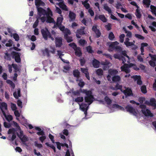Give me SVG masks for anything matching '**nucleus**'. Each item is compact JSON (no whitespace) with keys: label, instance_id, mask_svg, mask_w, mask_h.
<instances>
[{"label":"nucleus","instance_id":"obj_62","mask_svg":"<svg viewBox=\"0 0 156 156\" xmlns=\"http://www.w3.org/2000/svg\"><path fill=\"white\" fill-rule=\"evenodd\" d=\"M69 45L75 50L77 47L76 45L74 43H71L69 44Z\"/></svg>","mask_w":156,"mask_h":156},{"label":"nucleus","instance_id":"obj_57","mask_svg":"<svg viewBox=\"0 0 156 156\" xmlns=\"http://www.w3.org/2000/svg\"><path fill=\"white\" fill-rule=\"evenodd\" d=\"M45 144L47 146H49L50 147H51V148H52L54 150V152H55V147L54 146L49 144L48 143H45Z\"/></svg>","mask_w":156,"mask_h":156},{"label":"nucleus","instance_id":"obj_48","mask_svg":"<svg viewBox=\"0 0 156 156\" xmlns=\"http://www.w3.org/2000/svg\"><path fill=\"white\" fill-rule=\"evenodd\" d=\"M141 90L142 92L144 94H145L147 92L146 87L145 86H142L141 88Z\"/></svg>","mask_w":156,"mask_h":156},{"label":"nucleus","instance_id":"obj_27","mask_svg":"<svg viewBox=\"0 0 156 156\" xmlns=\"http://www.w3.org/2000/svg\"><path fill=\"white\" fill-rule=\"evenodd\" d=\"M92 30L94 32L97 37H99L100 36L101 33L99 30L97 29V27L96 26H94L93 27Z\"/></svg>","mask_w":156,"mask_h":156},{"label":"nucleus","instance_id":"obj_18","mask_svg":"<svg viewBox=\"0 0 156 156\" xmlns=\"http://www.w3.org/2000/svg\"><path fill=\"white\" fill-rule=\"evenodd\" d=\"M109 74L107 76V77L109 81H111V75L113 76L117 74L118 71L116 70L110 69L108 71Z\"/></svg>","mask_w":156,"mask_h":156},{"label":"nucleus","instance_id":"obj_20","mask_svg":"<svg viewBox=\"0 0 156 156\" xmlns=\"http://www.w3.org/2000/svg\"><path fill=\"white\" fill-rule=\"evenodd\" d=\"M12 55L13 57L15 58V61L16 62H20V58L19 53L16 52H12Z\"/></svg>","mask_w":156,"mask_h":156},{"label":"nucleus","instance_id":"obj_37","mask_svg":"<svg viewBox=\"0 0 156 156\" xmlns=\"http://www.w3.org/2000/svg\"><path fill=\"white\" fill-rule=\"evenodd\" d=\"M20 89L17 90V92L16 91L15 92L13 93V95L14 97L16 99H17L19 97H20Z\"/></svg>","mask_w":156,"mask_h":156},{"label":"nucleus","instance_id":"obj_58","mask_svg":"<svg viewBox=\"0 0 156 156\" xmlns=\"http://www.w3.org/2000/svg\"><path fill=\"white\" fill-rule=\"evenodd\" d=\"M64 68L63 71L65 72H66L68 71L70 69V67L69 64H67L66 66H65Z\"/></svg>","mask_w":156,"mask_h":156},{"label":"nucleus","instance_id":"obj_24","mask_svg":"<svg viewBox=\"0 0 156 156\" xmlns=\"http://www.w3.org/2000/svg\"><path fill=\"white\" fill-rule=\"evenodd\" d=\"M131 77L133 78L135 81H137V83L138 84L141 85L142 84V82L141 80L140 76L136 75L131 76Z\"/></svg>","mask_w":156,"mask_h":156},{"label":"nucleus","instance_id":"obj_5","mask_svg":"<svg viewBox=\"0 0 156 156\" xmlns=\"http://www.w3.org/2000/svg\"><path fill=\"white\" fill-rule=\"evenodd\" d=\"M63 20V16L62 15H61L60 16L58 17L56 23L55 24L53 28H55L57 26L59 29L64 33H66L67 31L68 34H70V30L67 28H65V27L62 25Z\"/></svg>","mask_w":156,"mask_h":156},{"label":"nucleus","instance_id":"obj_10","mask_svg":"<svg viewBox=\"0 0 156 156\" xmlns=\"http://www.w3.org/2000/svg\"><path fill=\"white\" fill-rule=\"evenodd\" d=\"M126 111L132 115L137 117H140V112L134 109L131 106L128 105L126 107Z\"/></svg>","mask_w":156,"mask_h":156},{"label":"nucleus","instance_id":"obj_31","mask_svg":"<svg viewBox=\"0 0 156 156\" xmlns=\"http://www.w3.org/2000/svg\"><path fill=\"white\" fill-rule=\"evenodd\" d=\"M56 143L57 145V148L59 150L61 149V146H65L66 147L68 148V145L66 144H61L58 142H56Z\"/></svg>","mask_w":156,"mask_h":156},{"label":"nucleus","instance_id":"obj_49","mask_svg":"<svg viewBox=\"0 0 156 156\" xmlns=\"http://www.w3.org/2000/svg\"><path fill=\"white\" fill-rule=\"evenodd\" d=\"M6 82L7 83L9 84L13 88H14L15 87V84L12 82V81H11L10 80H7L6 81Z\"/></svg>","mask_w":156,"mask_h":156},{"label":"nucleus","instance_id":"obj_33","mask_svg":"<svg viewBox=\"0 0 156 156\" xmlns=\"http://www.w3.org/2000/svg\"><path fill=\"white\" fill-rule=\"evenodd\" d=\"M65 156H74L72 150L71 149L67 150Z\"/></svg>","mask_w":156,"mask_h":156},{"label":"nucleus","instance_id":"obj_56","mask_svg":"<svg viewBox=\"0 0 156 156\" xmlns=\"http://www.w3.org/2000/svg\"><path fill=\"white\" fill-rule=\"evenodd\" d=\"M80 73L78 70H75L73 72V75L74 76L78 77Z\"/></svg>","mask_w":156,"mask_h":156},{"label":"nucleus","instance_id":"obj_12","mask_svg":"<svg viewBox=\"0 0 156 156\" xmlns=\"http://www.w3.org/2000/svg\"><path fill=\"white\" fill-rule=\"evenodd\" d=\"M55 52V49L54 47L50 46L49 50L48 48H45L42 51V52L43 55L49 57L50 56L49 52H51L53 54H54Z\"/></svg>","mask_w":156,"mask_h":156},{"label":"nucleus","instance_id":"obj_64","mask_svg":"<svg viewBox=\"0 0 156 156\" xmlns=\"http://www.w3.org/2000/svg\"><path fill=\"white\" fill-rule=\"evenodd\" d=\"M12 41L11 40H9L8 42L5 45L7 47H10L12 45Z\"/></svg>","mask_w":156,"mask_h":156},{"label":"nucleus","instance_id":"obj_42","mask_svg":"<svg viewBox=\"0 0 156 156\" xmlns=\"http://www.w3.org/2000/svg\"><path fill=\"white\" fill-rule=\"evenodd\" d=\"M150 8L152 13L156 16V7L153 5H151Z\"/></svg>","mask_w":156,"mask_h":156},{"label":"nucleus","instance_id":"obj_41","mask_svg":"<svg viewBox=\"0 0 156 156\" xmlns=\"http://www.w3.org/2000/svg\"><path fill=\"white\" fill-rule=\"evenodd\" d=\"M120 78L119 76H114L112 78V80L114 82H118L120 81Z\"/></svg>","mask_w":156,"mask_h":156},{"label":"nucleus","instance_id":"obj_7","mask_svg":"<svg viewBox=\"0 0 156 156\" xmlns=\"http://www.w3.org/2000/svg\"><path fill=\"white\" fill-rule=\"evenodd\" d=\"M123 56L120 57L118 54H116L114 55V57L115 58H117L120 60H122V63H125L127 62L129 63V57L126 55V51H123L122 52Z\"/></svg>","mask_w":156,"mask_h":156},{"label":"nucleus","instance_id":"obj_38","mask_svg":"<svg viewBox=\"0 0 156 156\" xmlns=\"http://www.w3.org/2000/svg\"><path fill=\"white\" fill-rule=\"evenodd\" d=\"M88 1V0H85L84 1L82 2V4L87 9H90V5L87 3Z\"/></svg>","mask_w":156,"mask_h":156},{"label":"nucleus","instance_id":"obj_60","mask_svg":"<svg viewBox=\"0 0 156 156\" xmlns=\"http://www.w3.org/2000/svg\"><path fill=\"white\" fill-rule=\"evenodd\" d=\"M125 37V35L124 34H122L120 35V36L119 37L120 41L121 42H122V43L124 41V37Z\"/></svg>","mask_w":156,"mask_h":156},{"label":"nucleus","instance_id":"obj_51","mask_svg":"<svg viewBox=\"0 0 156 156\" xmlns=\"http://www.w3.org/2000/svg\"><path fill=\"white\" fill-rule=\"evenodd\" d=\"M80 44L82 46H83L87 43V41L81 39L79 41Z\"/></svg>","mask_w":156,"mask_h":156},{"label":"nucleus","instance_id":"obj_39","mask_svg":"<svg viewBox=\"0 0 156 156\" xmlns=\"http://www.w3.org/2000/svg\"><path fill=\"white\" fill-rule=\"evenodd\" d=\"M69 17L71 20H74L75 18V14L73 12L70 11L69 13Z\"/></svg>","mask_w":156,"mask_h":156},{"label":"nucleus","instance_id":"obj_28","mask_svg":"<svg viewBox=\"0 0 156 156\" xmlns=\"http://www.w3.org/2000/svg\"><path fill=\"white\" fill-rule=\"evenodd\" d=\"M81 70L82 72L85 74L87 79L88 80H90V77L89 76V73L87 71V69L86 68H81Z\"/></svg>","mask_w":156,"mask_h":156},{"label":"nucleus","instance_id":"obj_63","mask_svg":"<svg viewBox=\"0 0 156 156\" xmlns=\"http://www.w3.org/2000/svg\"><path fill=\"white\" fill-rule=\"evenodd\" d=\"M88 12L90 14L91 16H93L94 15V13L93 10L90 8L88 9Z\"/></svg>","mask_w":156,"mask_h":156},{"label":"nucleus","instance_id":"obj_4","mask_svg":"<svg viewBox=\"0 0 156 156\" xmlns=\"http://www.w3.org/2000/svg\"><path fill=\"white\" fill-rule=\"evenodd\" d=\"M14 114L16 117V119L20 121V122L26 127H28L30 129H32L34 127L30 124H29L27 121L23 116H20V113L17 110L14 112Z\"/></svg>","mask_w":156,"mask_h":156},{"label":"nucleus","instance_id":"obj_40","mask_svg":"<svg viewBox=\"0 0 156 156\" xmlns=\"http://www.w3.org/2000/svg\"><path fill=\"white\" fill-rule=\"evenodd\" d=\"M76 81L78 82V85L80 86L81 87H83L84 86V83L82 80L79 79V78H78L76 80Z\"/></svg>","mask_w":156,"mask_h":156},{"label":"nucleus","instance_id":"obj_23","mask_svg":"<svg viewBox=\"0 0 156 156\" xmlns=\"http://www.w3.org/2000/svg\"><path fill=\"white\" fill-rule=\"evenodd\" d=\"M129 38H126L124 43L126 47H128L131 46H135L134 44L135 42L134 41H133V42H129Z\"/></svg>","mask_w":156,"mask_h":156},{"label":"nucleus","instance_id":"obj_9","mask_svg":"<svg viewBox=\"0 0 156 156\" xmlns=\"http://www.w3.org/2000/svg\"><path fill=\"white\" fill-rule=\"evenodd\" d=\"M12 67L15 69V72L16 73L14 74V76L13 77V79L14 80H16L17 77L18 76L16 73H19L20 72V69L19 68V67L16 64H12V66L9 65H8V67L9 69V72L10 73L12 72Z\"/></svg>","mask_w":156,"mask_h":156},{"label":"nucleus","instance_id":"obj_15","mask_svg":"<svg viewBox=\"0 0 156 156\" xmlns=\"http://www.w3.org/2000/svg\"><path fill=\"white\" fill-rule=\"evenodd\" d=\"M119 44V43L117 41L108 43L109 46L108 50L109 51H112L114 49H120L121 48V47L117 46Z\"/></svg>","mask_w":156,"mask_h":156},{"label":"nucleus","instance_id":"obj_50","mask_svg":"<svg viewBox=\"0 0 156 156\" xmlns=\"http://www.w3.org/2000/svg\"><path fill=\"white\" fill-rule=\"evenodd\" d=\"M96 73L98 75L101 76L102 75L103 71L101 69H99L97 70Z\"/></svg>","mask_w":156,"mask_h":156},{"label":"nucleus","instance_id":"obj_13","mask_svg":"<svg viewBox=\"0 0 156 156\" xmlns=\"http://www.w3.org/2000/svg\"><path fill=\"white\" fill-rule=\"evenodd\" d=\"M140 108L141 109L142 113L144 115L146 116L152 117L153 116V114L150 111L146 108L145 106L144 105H140Z\"/></svg>","mask_w":156,"mask_h":156},{"label":"nucleus","instance_id":"obj_30","mask_svg":"<svg viewBox=\"0 0 156 156\" xmlns=\"http://www.w3.org/2000/svg\"><path fill=\"white\" fill-rule=\"evenodd\" d=\"M103 8L106 11L108 12L109 14H111L112 13L111 8L106 4L103 5Z\"/></svg>","mask_w":156,"mask_h":156},{"label":"nucleus","instance_id":"obj_17","mask_svg":"<svg viewBox=\"0 0 156 156\" xmlns=\"http://www.w3.org/2000/svg\"><path fill=\"white\" fill-rule=\"evenodd\" d=\"M0 108L1 110L2 115H5V113H6L7 110V105L5 102H2L0 105Z\"/></svg>","mask_w":156,"mask_h":156},{"label":"nucleus","instance_id":"obj_53","mask_svg":"<svg viewBox=\"0 0 156 156\" xmlns=\"http://www.w3.org/2000/svg\"><path fill=\"white\" fill-rule=\"evenodd\" d=\"M83 98L82 97H78L75 99V101L76 102L78 103L82 101H83Z\"/></svg>","mask_w":156,"mask_h":156},{"label":"nucleus","instance_id":"obj_22","mask_svg":"<svg viewBox=\"0 0 156 156\" xmlns=\"http://www.w3.org/2000/svg\"><path fill=\"white\" fill-rule=\"evenodd\" d=\"M84 27H82L81 29L78 30L76 33V36L78 38L80 37V35H83L85 34L84 32Z\"/></svg>","mask_w":156,"mask_h":156},{"label":"nucleus","instance_id":"obj_55","mask_svg":"<svg viewBox=\"0 0 156 156\" xmlns=\"http://www.w3.org/2000/svg\"><path fill=\"white\" fill-rule=\"evenodd\" d=\"M34 144L35 146L39 148H41L43 147L42 145L41 144L38 143L37 141H35V142Z\"/></svg>","mask_w":156,"mask_h":156},{"label":"nucleus","instance_id":"obj_32","mask_svg":"<svg viewBox=\"0 0 156 156\" xmlns=\"http://www.w3.org/2000/svg\"><path fill=\"white\" fill-rule=\"evenodd\" d=\"M65 34V37L67 40V41L68 42H71L72 41V37H69L68 36V35L70 34L71 32H70V34H69L68 33L67 31H66V33Z\"/></svg>","mask_w":156,"mask_h":156},{"label":"nucleus","instance_id":"obj_46","mask_svg":"<svg viewBox=\"0 0 156 156\" xmlns=\"http://www.w3.org/2000/svg\"><path fill=\"white\" fill-rule=\"evenodd\" d=\"M143 2L144 4L146 5L147 7H149L151 2L150 0H144Z\"/></svg>","mask_w":156,"mask_h":156},{"label":"nucleus","instance_id":"obj_43","mask_svg":"<svg viewBox=\"0 0 156 156\" xmlns=\"http://www.w3.org/2000/svg\"><path fill=\"white\" fill-rule=\"evenodd\" d=\"M135 14L137 18H139L141 17V12L140 10L138 8H137V9L136 10Z\"/></svg>","mask_w":156,"mask_h":156},{"label":"nucleus","instance_id":"obj_52","mask_svg":"<svg viewBox=\"0 0 156 156\" xmlns=\"http://www.w3.org/2000/svg\"><path fill=\"white\" fill-rule=\"evenodd\" d=\"M91 22V20L90 19L89 20L88 22H87V21L85 19H83L82 21V23H83L85 25H88V23L89 22V23H90Z\"/></svg>","mask_w":156,"mask_h":156},{"label":"nucleus","instance_id":"obj_21","mask_svg":"<svg viewBox=\"0 0 156 156\" xmlns=\"http://www.w3.org/2000/svg\"><path fill=\"white\" fill-rule=\"evenodd\" d=\"M145 103L147 105H150L154 107V108H156V101L154 98H151L150 102L148 101H146Z\"/></svg>","mask_w":156,"mask_h":156},{"label":"nucleus","instance_id":"obj_47","mask_svg":"<svg viewBox=\"0 0 156 156\" xmlns=\"http://www.w3.org/2000/svg\"><path fill=\"white\" fill-rule=\"evenodd\" d=\"M105 101L108 105H110L112 102V101L108 97H105Z\"/></svg>","mask_w":156,"mask_h":156},{"label":"nucleus","instance_id":"obj_34","mask_svg":"<svg viewBox=\"0 0 156 156\" xmlns=\"http://www.w3.org/2000/svg\"><path fill=\"white\" fill-rule=\"evenodd\" d=\"M2 117L4 118H5L8 121H10L12 119V116L10 115H7L6 114V113H5V115H2Z\"/></svg>","mask_w":156,"mask_h":156},{"label":"nucleus","instance_id":"obj_2","mask_svg":"<svg viewBox=\"0 0 156 156\" xmlns=\"http://www.w3.org/2000/svg\"><path fill=\"white\" fill-rule=\"evenodd\" d=\"M12 125L16 128V129H15L14 128H11L9 130L8 132V140L13 142L16 138V134H17L21 141L24 144L28 140V138L26 136L23 135V131L16 122L13 121Z\"/></svg>","mask_w":156,"mask_h":156},{"label":"nucleus","instance_id":"obj_29","mask_svg":"<svg viewBox=\"0 0 156 156\" xmlns=\"http://www.w3.org/2000/svg\"><path fill=\"white\" fill-rule=\"evenodd\" d=\"M92 64L94 68H97L99 67L100 62L97 60L94 59L93 61Z\"/></svg>","mask_w":156,"mask_h":156},{"label":"nucleus","instance_id":"obj_8","mask_svg":"<svg viewBox=\"0 0 156 156\" xmlns=\"http://www.w3.org/2000/svg\"><path fill=\"white\" fill-rule=\"evenodd\" d=\"M133 67V69L136 70L139 69L136 66L132 63H130L129 65L125 64L124 65L121 67L122 71H124L126 73H128L130 72V70L129 69V68Z\"/></svg>","mask_w":156,"mask_h":156},{"label":"nucleus","instance_id":"obj_44","mask_svg":"<svg viewBox=\"0 0 156 156\" xmlns=\"http://www.w3.org/2000/svg\"><path fill=\"white\" fill-rule=\"evenodd\" d=\"M103 22H105L107 21V20L104 15H100L98 17Z\"/></svg>","mask_w":156,"mask_h":156},{"label":"nucleus","instance_id":"obj_26","mask_svg":"<svg viewBox=\"0 0 156 156\" xmlns=\"http://www.w3.org/2000/svg\"><path fill=\"white\" fill-rule=\"evenodd\" d=\"M101 64L102 65H104L103 69L105 70L108 69L110 67H111L112 66V64L107 61H106L105 62H102Z\"/></svg>","mask_w":156,"mask_h":156},{"label":"nucleus","instance_id":"obj_11","mask_svg":"<svg viewBox=\"0 0 156 156\" xmlns=\"http://www.w3.org/2000/svg\"><path fill=\"white\" fill-rule=\"evenodd\" d=\"M34 128L36 130L39 131L37 133V134L41 136L39 137V140L42 143H43L46 138V136L44 132L42 131L41 129L39 127H35Z\"/></svg>","mask_w":156,"mask_h":156},{"label":"nucleus","instance_id":"obj_45","mask_svg":"<svg viewBox=\"0 0 156 156\" xmlns=\"http://www.w3.org/2000/svg\"><path fill=\"white\" fill-rule=\"evenodd\" d=\"M108 37L109 39L111 41L113 40L115 38V36L112 32H111L109 33Z\"/></svg>","mask_w":156,"mask_h":156},{"label":"nucleus","instance_id":"obj_14","mask_svg":"<svg viewBox=\"0 0 156 156\" xmlns=\"http://www.w3.org/2000/svg\"><path fill=\"white\" fill-rule=\"evenodd\" d=\"M41 32L43 37L45 40H47L48 37L50 38L52 40H54V38L51 37L48 30L47 28H45L41 30Z\"/></svg>","mask_w":156,"mask_h":156},{"label":"nucleus","instance_id":"obj_3","mask_svg":"<svg viewBox=\"0 0 156 156\" xmlns=\"http://www.w3.org/2000/svg\"><path fill=\"white\" fill-rule=\"evenodd\" d=\"M80 92L85 94L86 96L85 97V100L86 102L88 104H82L80 105V109L84 112L85 115L87 114V110L88 109L89 105L93 101L94 98L92 95V93L90 90H81Z\"/></svg>","mask_w":156,"mask_h":156},{"label":"nucleus","instance_id":"obj_61","mask_svg":"<svg viewBox=\"0 0 156 156\" xmlns=\"http://www.w3.org/2000/svg\"><path fill=\"white\" fill-rule=\"evenodd\" d=\"M87 51L90 53H92L93 52L91 47L90 46H88L87 47Z\"/></svg>","mask_w":156,"mask_h":156},{"label":"nucleus","instance_id":"obj_16","mask_svg":"<svg viewBox=\"0 0 156 156\" xmlns=\"http://www.w3.org/2000/svg\"><path fill=\"white\" fill-rule=\"evenodd\" d=\"M150 47L148 44L146 43H142L141 44V46L140 50L141 52V54L144 55V54L143 53L144 52V49L145 48L146 49H149Z\"/></svg>","mask_w":156,"mask_h":156},{"label":"nucleus","instance_id":"obj_25","mask_svg":"<svg viewBox=\"0 0 156 156\" xmlns=\"http://www.w3.org/2000/svg\"><path fill=\"white\" fill-rule=\"evenodd\" d=\"M62 38L61 37L55 38V44L57 47H60L62 45Z\"/></svg>","mask_w":156,"mask_h":156},{"label":"nucleus","instance_id":"obj_6","mask_svg":"<svg viewBox=\"0 0 156 156\" xmlns=\"http://www.w3.org/2000/svg\"><path fill=\"white\" fill-rule=\"evenodd\" d=\"M115 87V90L120 89L126 95L130 96L132 94V91L130 89L125 87H122L119 84H117Z\"/></svg>","mask_w":156,"mask_h":156},{"label":"nucleus","instance_id":"obj_35","mask_svg":"<svg viewBox=\"0 0 156 156\" xmlns=\"http://www.w3.org/2000/svg\"><path fill=\"white\" fill-rule=\"evenodd\" d=\"M155 27H156V22H152L151 25L149 26V28L153 31H155L156 30Z\"/></svg>","mask_w":156,"mask_h":156},{"label":"nucleus","instance_id":"obj_1","mask_svg":"<svg viewBox=\"0 0 156 156\" xmlns=\"http://www.w3.org/2000/svg\"><path fill=\"white\" fill-rule=\"evenodd\" d=\"M35 4L38 11V15L37 17V20L33 25L34 28H36L37 26L39 23V19H40L42 22L46 21L48 23H55L54 19L51 17L52 16V13L50 9L48 8L46 12L44 9L39 7L41 6H44L45 3L44 2L41 0H36Z\"/></svg>","mask_w":156,"mask_h":156},{"label":"nucleus","instance_id":"obj_19","mask_svg":"<svg viewBox=\"0 0 156 156\" xmlns=\"http://www.w3.org/2000/svg\"><path fill=\"white\" fill-rule=\"evenodd\" d=\"M109 108L112 110V112L114 111L116 109H120L122 110H124L123 108L117 104H114L112 106L110 105L109 106Z\"/></svg>","mask_w":156,"mask_h":156},{"label":"nucleus","instance_id":"obj_59","mask_svg":"<svg viewBox=\"0 0 156 156\" xmlns=\"http://www.w3.org/2000/svg\"><path fill=\"white\" fill-rule=\"evenodd\" d=\"M13 37L16 41H18L19 40V35L16 34H14L13 35Z\"/></svg>","mask_w":156,"mask_h":156},{"label":"nucleus","instance_id":"obj_54","mask_svg":"<svg viewBox=\"0 0 156 156\" xmlns=\"http://www.w3.org/2000/svg\"><path fill=\"white\" fill-rule=\"evenodd\" d=\"M135 36L138 39L143 40L144 39V37L139 34H135Z\"/></svg>","mask_w":156,"mask_h":156},{"label":"nucleus","instance_id":"obj_36","mask_svg":"<svg viewBox=\"0 0 156 156\" xmlns=\"http://www.w3.org/2000/svg\"><path fill=\"white\" fill-rule=\"evenodd\" d=\"M75 54L79 56L81 55L82 53L79 48L77 47L75 50Z\"/></svg>","mask_w":156,"mask_h":156}]
</instances>
